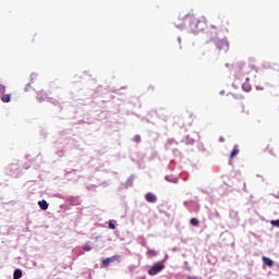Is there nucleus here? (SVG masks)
I'll return each instance as SVG.
<instances>
[{
    "label": "nucleus",
    "instance_id": "37",
    "mask_svg": "<svg viewBox=\"0 0 279 279\" xmlns=\"http://www.w3.org/2000/svg\"><path fill=\"white\" fill-rule=\"evenodd\" d=\"M173 154L177 156L179 154L178 149H173Z\"/></svg>",
    "mask_w": 279,
    "mask_h": 279
},
{
    "label": "nucleus",
    "instance_id": "5",
    "mask_svg": "<svg viewBox=\"0 0 279 279\" xmlns=\"http://www.w3.org/2000/svg\"><path fill=\"white\" fill-rule=\"evenodd\" d=\"M184 206L187 208V210H190V213H196L199 210V205L193 201H185Z\"/></svg>",
    "mask_w": 279,
    "mask_h": 279
},
{
    "label": "nucleus",
    "instance_id": "46",
    "mask_svg": "<svg viewBox=\"0 0 279 279\" xmlns=\"http://www.w3.org/2000/svg\"><path fill=\"white\" fill-rule=\"evenodd\" d=\"M25 169H29V167H25Z\"/></svg>",
    "mask_w": 279,
    "mask_h": 279
},
{
    "label": "nucleus",
    "instance_id": "26",
    "mask_svg": "<svg viewBox=\"0 0 279 279\" xmlns=\"http://www.w3.org/2000/svg\"><path fill=\"white\" fill-rule=\"evenodd\" d=\"M5 95V86L0 84V96Z\"/></svg>",
    "mask_w": 279,
    "mask_h": 279
},
{
    "label": "nucleus",
    "instance_id": "4",
    "mask_svg": "<svg viewBox=\"0 0 279 279\" xmlns=\"http://www.w3.org/2000/svg\"><path fill=\"white\" fill-rule=\"evenodd\" d=\"M243 69H245V63L244 62H238L235 65H232L231 71L234 72V77L239 80L241 75H243Z\"/></svg>",
    "mask_w": 279,
    "mask_h": 279
},
{
    "label": "nucleus",
    "instance_id": "19",
    "mask_svg": "<svg viewBox=\"0 0 279 279\" xmlns=\"http://www.w3.org/2000/svg\"><path fill=\"white\" fill-rule=\"evenodd\" d=\"M242 89H243L245 93H250V90H252V85H250V83H243V84H242Z\"/></svg>",
    "mask_w": 279,
    "mask_h": 279
},
{
    "label": "nucleus",
    "instance_id": "3",
    "mask_svg": "<svg viewBox=\"0 0 279 279\" xmlns=\"http://www.w3.org/2000/svg\"><path fill=\"white\" fill-rule=\"evenodd\" d=\"M162 269H165V264L162 262H157L148 269V275L158 276Z\"/></svg>",
    "mask_w": 279,
    "mask_h": 279
},
{
    "label": "nucleus",
    "instance_id": "35",
    "mask_svg": "<svg viewBox=\"0 0 279 279\" xmlns=\"http://www.w3.org/2000/svg\"><path fill=\"white\" fill-rule=\"evenodd\" d=\"M178 43H179V45L182 44V38L181 37H178Z\"/></svg>",
    "mask_w": 279,
    "mask_h": 279
},
{
    "label": "nucleus",
    "instance_id": "42",
    "mask_svg": "<svg viewBox=\"0 0 279 279\" xmlns=\"http://www.w3.org/2000/svg\"><path fill=\"white\" fill-rule=\"evenodd\" d=\"M226 66H227V68H230V64H229V63H227V64H226Z\"/></svg>",
    "mask_w": 279,
    "mask_h": 279
},
{
    "label": "nucleus",
    "instance_id": "34",
    "mask_svg": "<svg viewBox=\"0 0 279 279\" xmlns=\"http://www.w3.org/2000/svg\"><path fill=\"white\" fill-rule=\"evenodd\" d=\"M198 149H204V144H198Z\"/></svg>",
    "mask_w": 279,
    "mask_h": 279
},
{
    "label": "nucleus",
    "instance_id": "9",
    "mask_svg": "<svg viewBox=\"0 0 279 279\" xmlns=\"http://www.w3.org/2000/svg\"><path fill=\"white\" fill-rule=\"evenodd\" d=\"M165 180L167 182H171L172 184H178L180 179L178 177L173 175V174H170V175H166Z\"/></svg>",
    "mask_w": 279,
    "mask_h": 279
},
{
    "label": "nucleus",
    "instance_id": "39",
    "mask_svg": "<svg viewBox=\"0 0 279 279\" xmlns=\"http://www.w3.org/2000/svg\"><path fill=\"white\" fill-rule=\"evenodd\" d=\"M185 269H186L187 271H191V267H190V266H186Z\"/></svg>",
    "mask_w": 279,
    "mask_h": 279
},
{
    "label": "nucleus",
    "instance_id": "8",
    "mask_svg": "<svg viewBox=\"0 0 279 279\" xmlns=\"http://www.w3.org/2000/svg\"><path fill=\"white\" fill-rule=\"evenodd\" d=\"M178 145V142L173 138H169L166 144H165V148L166 149H173V146Z\"/></svg>",
    "mask_w": 279,
    "mask_h": 279
},
{
    "label": "nucleus",
    "instance_id": "41",
    "mask_svg": "<svg viewBox=\"0 0 279 279\" xmlns=\"http://www.w3.org/2000/svg\"><path fill=\"white\" fill-rule=\"evenodd\" d=\"M257 90H263V87H256Z\"/></svg>",
    "mask_w": 279,
    "mask_h": 279
},
{
    "label": "nucleus",
    "instance_id": "13",
    "mask_svg": "<svg viewBox=\"0 0 279 279\" xmlns=\"http://www.w3.org/2000/svg\"><path fill=\"white\" fill-rule=\"evenodd\" d=\"M38 206L41 210H47L49 208V203H47L45 199H41L38 202Z\"/></svg>",
    "mask_w": 279,
    "mask_h": 279
},
{
    "label": "nucleus",
    "instance_id": "33",
    "mask_svg": "<svg viewBox=\"0 0 279 279\" xmlns=\"http://www.w3.org/2000/svg\"><path fill=\"white\" fill-rule=\"evenodd\" d=\"M243 191H247V185L245 183H243Z\"/></svg>",
    "mask_w": 279,
    "mask_h": 279
},
{
    "label": "nucleus",
    "instance_id": "7",
    "mask_svg": "<svg viewBox=\"0 0 279 279\" xmlns=\"http://www.w3.org/2000/svg\"><path fill=\"white\" fill-rule=\"evenodd\" d=\"M145 199L146 202H149V204H156V202H158V197L151 192H148L145 195Z\"/></svg>",
    "mask_w": 279,
    "mask_h": 279
},
{
    "label": "nucleus",
    "instance_id": "36",
    "mask_svg": "<svg viewBox=\"0 0 279 279\" xmlns=\"http://www.w3.org/2000/svg\"><path fill=\"white\" fill-rule=\"evenodd\" d=\"M215 216L219 219L220 217L219 211H215Z\"/></svg>",
    "mask_w": 279,
    "mask_h": 279
},
{
    "label": "nucleus",
    "instance_id": "32",
    "mask_svg": "<svg viewBox=\"0 0 279 279\" xmlns=\"http://www.w3.org/2000/svg\"><path fill=\"white\" fill-rule=\"evenodd\" d=\"M29 86H32V83H28L25 87V92H27L29 89Z\"/></svg>",
    "mask_w": 279,
    "mask_h": 279
},
{
    "label": "nucleus",
    "instance_id": "23",
    "mask_svg": "<svg viewBox=\"0 0 279 279\" xmlns=\"http://www.w3.org/2000/svg\"><path fill=\"white\" fill-rule=\"evenodd\" d=\"M270 226H272L274 228H279V219H277V220H271V221H270Z\"/></svg>",
    "mask_w": 279,
    "mask_h": 279
},
{
    "label": "nucleus",
    "instance_id": "18",
    "mask_svg": "<svg viewBox=\"0 0 279 279\" xmlns=\"http://www.w3.org/2000/svg\"><path fill=\"white\" fill-rule=\"evenodd\" d=\"M183 143H185V145H193V143H195V140H193L191 136L187 135L183 140Z\"/></svg>",
    "mask_w": 279,
    "mask_h": 279
},
{
    "label": "nucleus",
    "instance_id": "11",
    "mask_svg": "<svg viewBox=\"0 0 279 279\" xmlns=\"http://www.w3.org/2000/svg\"><path fill=\"white\" fill-rule=\"evenodd\" d=\"M37 101H39V104H43V101H45V99H47V94H45V92H39L37 93Z\"/></svg>",
    "mask_w": 279,
    "mask_h": 279
},
{
    "label": "nucleus",
    "instance_id": "24",
    "mask_svg": "<svg viewBox=\"0 0 279 279\" xmlns=\"http://www.w3.org/2000/svg\"><path fill=\"white\" fill-rule=\"evenodd\" d=\"M109 228H110V230H116L117 229V225L114 223L113 220L109 221Z\"/></svg>",
    "mask_w": 279,
    "mask_h": 279
},
{
    "label": "nucleus",
    "instance_id": "12",
    "mask_svg": "<svg viewBox=\"0 0 279 279\" xmlns=\"http://www.w3.org/2000/svg\"><path fill=\"white\" fill-rule=\"evenodd\" d=\"M0 99L3 101V104H10L12 96L10 94H2L0 95Z\"/></svg>",
    "mask_w": 279,
    "mask_h": 279
},
{
    "label": "nucleus",
    "instance_id": "21",
    "mask_svg": "<svg viewBox=\"0 0 279 279\" xmlns=\"http://www.w3.org/2000/svg\"><path fill=\"white\" fill-rule=\"evenodd\" d=\"M191 226L197 227L199 226V220L197 218H192L190 220Z\"/></svg>",
    "mask_w": 279,
    "mask_h": 279
},
{
    "label": "nucleus",
    "instance_id": "28",
    "mask_svg": "<svg viewBox=\"0 0 279 279\" xmlns=\"http://www.w3.org/2000/svg\"><path fill=\"white\" fill-rule=\"evenodd\" d=\"M36 77H37L36 73H32L31 74V82H32V84L34 83V80H36Z\"/></svg>",
    "mask_w": 279,
    "mask_h": 279
},
{
    "label": "nucleus",
    "instance_id": "44",
    "mask_svg": "<svg viewBox=\"0 0 279 279\" xmlns=\"http://www.w3.org/2000/svg\"><path fill=\"white\" fill-rule=\"evenodd\" d=\"M220 95H223V92H220Z\"/></svg>",
    "mask_w": 279,
    "mask_h": 279
},
{
    "label": "nucleus",
    "instance_id": "1",
    "mask_svg": "<svg viewBox=\"0 0 279 279\" xmlns=\"http://www.w3.org/2000/svg\"><path fill=\"white\" fill-rule=\"evenodd\" d=\"M175 27L178 29L187 27L192 34H199V32H203L204 27H206V20H204V17L199 20L194 15H185L183 23L175 24Z\"/></svg>",
    "mask_w": 279,
    "mask_h": 279
},
{
    "label": "nucleus",
    "instance_id": "14",
    "mask_svg": "<svg viewBox=\"0 0 279 279\" xmlns=\"http://www.w3.org/2000/svg\"><path fill=\"white\" fill-rule=\"evenodd\" d=\"M229 217L233 219V221L239 222V213H236V210H230Z\"/></svg>",
    "mask_w": 279,
    "mask_h": 279
},
{
    "label": "nucleus",
    "instance_id": "20",
    "mask_svg": "<svg viewBox=\"0 0 279 279\" xmlns=\"http://www.w3.org/2000/svg\"><path fill=\"white\" fill-rule=\"evenodd\" d=\"M65 149L62 148V149H59L56 151V156H58L59 158H64V154H65Z\"/></svg>",
    "mask_w": 279,
    "mask_h": 279
},
{
    "label": "nucleus",
    "instance_id": "15",
    "mask_svg": "<svg viewBox=\"0 0 279 279\" xmlns=\"http://www.w3.org/2000/svg\"><path fill=\"white\" fill-rule=\"evenodd\" d=\"M13 278H15V279L23 278V270H21L20 268L15 269L13 272Z\"/></svg>",
    "mask_w": 279,
    "mask_h": 279
},
{
    "label": "nucleus",
    "instance_id": "45",
    "mask_svg": "<svg viewBox=\"0 0 279 279\" xmlns=\"http://www.w3.org/2000/svg\"><path fill=\"white\" fill-rule=\"evenodd\" d=\"M72 172H69L68 175H71Z\"/></svg>",
    "mask_w": 279,
    "mask_h": 279
},
{
    "label": "nucleus",
    "instance_id": "27",
    "mask_svg": "<svg viewBox=\"0 0 279 279\" xmlns=\"http://www.w3.org/2000/svg\"><path fill=\"white\" fill-rule=\"evenodd\" d=\"M134 143H141V135H135L133 137Z\"/></svg>",
    "mask_w": 279,
    "mask_h": 279
},
{
    "label": "nucleus",
    "instance_id": "31",
    "mask_svg": "<svg viewBox=\"0 0 279 279\" xmlns=\"http://www.w3.org/2000/svg\"><path fill=\"white\" fill-rule=\"evenodd\" d=\"M11 169L16 170V169H19V166L17 165H11Z\"/></svg>",
    "mask_w": 279,
    "mask_h": 279
},
{
    "label": "nucleus",
    "instance_id": "6",
    "mask_svg": "<svg viewBox=\"0 0 279 279\" xmlns=\"http://www.w3.org/2000/svg\"><path fill=\"white\" fill-rule=\"evenodd\" d=\"M119 258H121V256L119 255L107 257L106 259L102 260V267H108L110 263H114V260H119Z\"/></svg>",
    "mask_w": 279,
    "mask_h": 279
},
{
    "label": "nucleus",
    "instance_id": "22",
    "mask_svg": "<svg viewBox=\"0 0 279 279\" xmlns=\"http://www.w3.org/2000/svg\"><path fill=\"white\" fill-rule=\"evenodd\" d=\"M47 101H49L50 104H52L53 106H59L60 102H58V100H56L54 98H47Z\"/></svg>",
    "mask_w": 279,
    "mask_h": 279
},
{
    "label": "nucleus",
    "instance_id": "38",
    "mask_svg": "<svg viewBox=\"0 0 279 279\" xmlns=\"http://www.w3.org/2000/svg\"><path fill=\"white\" fill-rule=\"evenodd\" d=\"M220 143H223V141H226L223 137L219 138Z\"/></svg>",
    "mask_w": 279,
    "mask_h": 279
},
{
    "label": "nucleus",
    "instance_id": "43",
    "mask_svg": "<svg viewBox=\"0 0 279 279\" xmlns=\"http://www.w3.org/2000/svg\"><path fill=\"white\" fill-rule=\"evenodd\" d=\"M163 119V121H167V117H165V118H162Z\"/></svg>",
    "mask_w": 279,
    "mask_h": 279
},
{
    "label": "nucleus",
    "instance_id": "25",
    "mask_svg": "<svg viewBox=\"0 0 279 279\" xmlns=\"http://www.w3.org/2000/svg\"><path fill=\"white\" fill-rule=\"evenodd\" d=\"M83 250H84L85 252H90V250H93V246H90V244H85V245L83 246Z\"/></svg>",
    "mask_w": 279,
    "mask_h": 279
},
{
    "label": "nucleus",
    "instance_id": "16",
    "mask_svg": "<svg viewBox=\"0 0 279 279\" xmlns=\"http://www.w3.org/2000/svg\"><path fill=\"white\" fill-rule=\"evenodd\" d=\"M263 263L267 265V267H274V262L269 257H263Z\"/></svg>",
    "mask_w": 279,
    "mask_h": 279
},
{
    "label": "nucleus",
    "instance_id": "2",
    "mask_svg": "<svg viewBox=\"0 0 279 279\" xmlns=\"http://www.w3.org/2000/svg\"><path fill=\"white\" fill-rule=\"evenodd\" d=\"M215 45L218 51H225V53H228L230 50V43L228 41V38L217 39Z\"/></svg>",
    "mask_w": 279,
    "mask_h": 279
},
{
    "label": "nucleus",
    "instance_id": "17",
    "mask_svg": "<svg viewBox=\"0 0 279 279\" xmlns=\"http://www.w3.org/2000/svg\"><path fill=\"white\" fill-rule=\"evenodd\" d=\"M236 156H239V146L235 145L234 148L232 149L231 154H230V158H236Z\"/></svg>",
    "mask_w": 279,
    "mask_h": 279
},
{
    "label": "nucleus",
    "instance_id": "40",
    "mask_svg": "<svg viewBox=\"0 0 279 279\" xmlns=\"http://www.w3.org/2000/svg\"><path fill=\"white\" fill-rule=\"evenodd\" d=\"M248 82H250V77H246V78H245V83L248 84Z\"/></svg>",
    "mask_w": 279,
    "mask_h": 279
},
{
    "label": "nucleus",
    "instance_id": "10",
    "mask_svg": "<svg viewBox=\"0 0 279 279\" xmlns=\"http://www.w3.org/2000/svg\"><path fill=\"white\" fill-rule=\"evenodd\" d=\"M134 174H131V177L126 180V182L124 183V189H130L134 185Z\"/></svg>",
    "mask_w": 279,
    "mask_h": 279
},
{
    "label": "nucleus",
    "instance_id": "29",
    "mask_svg": "<svg viewBox=\"0 0 279 279\" xmlns=\"http://www.w3.org/2000/svg\"><path fill=\"white\" fill-rule=\"evenodd\" d=\"M148 255H149V256H156V251L149 250V251H148Z\"/></svg>",
    "mask_w": 279,
    "mask_h": 279
},
{
    "label": "nucleus",
    "instance_id": "30",
    "mask_svg": "<svg viewBox=\"0 0 279 279\" xmlns=\"http://www.w3.org/2000/svg\"><path fill=\"white\" fill-rule=\"evenodd\" d=\"M187 279H202V278L197 276H189Z\"/></svg>",
    "mask_w": 279,
    "mask_h": 279
}]
</instances>
